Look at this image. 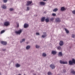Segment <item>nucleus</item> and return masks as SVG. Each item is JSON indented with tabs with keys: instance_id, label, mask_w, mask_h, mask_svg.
I'll use <instances>...</instances> for the list:
<instances>
[{
	"instance_id": "obj_1",
	"label": "nucleus",
	"mask_w": 75,
	"mask_h": 75,
	"mask_svg": "<svg viewBox=\"0 0 75 75\" xmlns=\"http://www.w3.org/2000/svg\"><path fill=\"white\" fill-rule=\"evenodd\" d=\"M72 61H69V65H72L73 64H75V59H73L72 60Z\"/></svg>"
},
{
	"instance_id": "obj_2",
	"label": "nucleus",
	"mask_w": 75,
	"mask_h": 75,
	"mask_svg": "<svg viewBox=\"0 0 75 75\" xmlns=\"http://www.w3.org/2000/svg\"><path fill=\"white\" fill-rule=\"evenodd\" d=\"M22 32V30L21 29H20L18 30V31H16L15 33L16 34H19V35H20L21 34Z\"/></svg>"
},
{
	"instance_id": "obj_3",
	"label": "nucleus",
	"mask_w": 75,
	"mask_h": 75,
	"mask_svg": "<svg viewBox=\"0 0 75 75\" xmlns=\"http://www.w3.org/2000/svg\"><path fill=\"white\" fill-rule=\"evenodd\" d=\"M4 25L5 26L7 27V26H8L10 25V22L8 21H6L4 23Z\"/></svg>"
},
{
	"instance_id": "obj_4",
	"label": "nucleus",
	"mask_w": 75,
	"mask_h": 75,
	"mask_svg": "<svg viewBox=\"0 0 75 75\" xmlns=\"http://www.w3.org/2000/svg\"><path fill=\"white\" fill-rule=\"evenodd\" d=\"M1 43L3 45H6L7 44V42L6 41H2L1 42Z\"/></svg>"
},
{
	"instance_id": "obj_5",
	"label": "nucleus",
	"mask_w": 75,
	"mask_h": 75,
	"mask_svg": "<svg viewBox=\"0 0 75 75\" xmlns=\"http://www.w3.org/2000/svg\"><path fill=\"white\" fill-rule=\"evenodd\" d=\"M59 62L60 64H68L67 62L66 61L64 62L62 60H60Z\"/></svg>"
},
{
	"instance_id": "obj_6",
	"label": "nucleus",
	"mask_w": 75,
	"mask_h": 75,
	"mask_svg": "<svg viewBox=\"0 0 75 75\" xmlns=\"http://www.w3.org/2000/svg\"><path fill=\"white\" fill-rule=\"evenodd\" d=\"M50 68H51L52 69H54L55 67V65L54 64H51L50 65Z\"/></svg>"
},
{
	"instance_id": "obj_7",
	"label": "nucleus",
	"mask_w": 75,
	"mask_h": 75,
	"mask_svg": "<svg viewBox=\"0 0 75 75\" xmlns=\"http://www.w3.org/2000/svg\"><path fill=\"white\" fill-rule=\"evenodd\" d=\"M32 3H33V2L32 1H27V4H26V5L27 6H30V4H31Z\"/></svg>"
},
{
	"instance_id": "obj_8",
	"label": "nucleus",
	"mask_w": 75,
	"mask_h": 75,
	"mask_svg": "<svg viewBox=\"0 0 75 75\" xmlns=\"http://www.w3.org/2000/svg\"><path fill=\"white\" fill-rule=\"evenodd\" d=\"M67 8H65V7L64 6L60 8L61 11H65V10H67Z\"/></svg>"
},
{
	"instance_id": "obj_9",
	"label": "nucleus",
	"mask_w": 75,
	"mask_h": 75,
	"mask_svg": "<svg viewBox=\"0 0 75 75\" xmlns=\"http://www.w3.org/2000/svg\"><path fill=\"white\" fill-rule=\"evenodd\" d=\"M43 34L44 35H42V38H45L47 37V33L46 32H43Z\"/></svg>"
},
{
	"instance_id": "obj_10",
	"label": "nucleus",
	"mask_w": 75,
	"mask_h": 75,
	"mask_svg": "<svg viewBox=\"0 0 75 75\" xmlns=\"http://www.w3.org/2000/svg\"><path fill=\"white\" fill-rule=\"evenodd\" d=\"M28 27H29V25L27 23H25L24 25V28H28Z\"/></svg>"
},
{
	"instance_id": "obj_11",
	"label": "nucleus",
	"mask_w": 75,
	"mask_h": 75,
	"mask_svg": "<svg viewBox=\"0 0 75 75\" xmlns=\"http://www.w3.org/2000/svg\"><path fill=\"white\" fill-rule=\"evenodd\" d=\"M39 4H40V6H44L45 3L44 2L41 1L39 3Z\"/></svg>"
},
{
	"instance_id": "obj_12",
	"label": "nucleus",
	"mask_w": 75,
	"mask_h": 75,
	"mask_svg": "<svg viewBox=\"0 0 75 75\" xmlns=\"http://www.w3.org/2000/svg\"><path fill=\"white\" fill-rule=\"evenodd\" d=\"M55 21L56 23H59L61 21V20L59 18H57L56 19Z\"/></svg>"
},
{
	"instance_id": "obj_13",
	"label": "nucleus",
	"mask_w": 75,
	"mask_h": 75,
	"mask_svg": "<svg viewBox=\"0 0 75 75\" xmlns=\"http://www.w3.org/2000/svg\"><path fill=\"white\" fill-rule=\"evenodd\" d=\"M57 53V52L56 51L53 50L52 51V54H53V55H56Z\"/></svg>"
},
{
	"instance_id": "obj_14",
	"label": "nucleus",
	"mask_w": 75,
	"mask_h": 75,
	"mask_svg": "<svg viewBox=\"0 0 75 75\" xmlns=\"http://www.w3.org/2000/svg\"><path fill=\"white\" fill-rule=\"evenodd\" d=\"M59 44L60 46H62L64 45V42L62 41H61L59 43Z\"/></svg>"
},
{
	"instance_id": "obj_15",
	"label": "nucleus",
	"mask_w": 75,
	"mask_h": 75,
	"mask_svg": "<svg viewBox=\"0 0 75 75\" xmlns=\"http://www.w3.org/2000/svg\"><path fill=\"white\" fill-rule=\"evenodd\" d=\"M71 74H72L73 75H75V71H74V70H72L71 71Z\"/></svg>"
},
{
	"instance_id": "obj_16",
	"label": "nucleus",
	"mask_w": 75,
	"mask_h": 75,
	"mask_svg": "<svg viewBox=\"0 0 75 75\" xmlns=\"http://www.w3.org/2000/svg\"><path fill=\"white\" fill-rule=\"evenodd\" d=\"M45 17H42L41 18V22H44V20H45Z\"/></svg>"
},
{
	"instance_id": "obj_17",
	"label": "nucleus",
	"mask_w": 75,
	"mask_h": 75,
	"mask_svg": "<svg viewBox=\"0 0 75 75\" xmlns=\"http://www.w3.org/2000/svg\"><path fill=\"white\" fill-rule=\"evenodd\" d=\"M15 66L16 68H18L19 67H20L21 65L18 64V63H17L15 64Z\"/></svg>"
},
{
	"instance_id": "obj_18",
	"label": "nucleus",
	"mask_w": 75,
	"mask_h": 75,
	"mask_svg": "<svg viewBox=\"0 0 75 75\" xmlns=\"http://www.w3.org/2000/svg\"><path fill=\"white\" fill-rule=\"evenodd\" d=\"M1 7L2 8H3L4 9H6V5H3L2 6H1Z\"/></svg>"
},
{
	"instance_id": "obj_19",
	"label": "nucleus",
	"mask_w": 75,
	"mask_h": 75,
	"mask_svg": "<svg viewBox=\"0 0 75 75\" xmlns=\"http://www.w3.org/2000/svg\"><path fill=\"white\" fill-rule=\"evenodd\" d=\"M58 55L60 57H62V53L61 52H59V53L58 54Z\"/></svg>"
},
{
	"instance_id": "obj_20",
	"label": "nucleus",
	"mask_w": 75,
	"mask_h": 75,
	"mask_svg": "<svg viewBox=\"0 0 75 75\" xmlns=\"http://www.w3.org/2000/svg\"><path fill=\"white\" fill-rule=\"evenodd\" d=\"M30 47L31 46H30L29 45H28L26 46V50H29V49H30Z\"/></svg>"
},
{
	"instance_id": "obj_21",
	"label": "nucleus",
	"mask_w": 75,
	"mask_h": 75,
	"mask_svg": "<svg viewBox=\"0 0 75 75\" xmlns=\"http://www.w3.org/2000/svg\"><path fill=\"white\" fill-rule=\"evenodd\" d=\"M45 21L46 23H48L50 21L49 20V18H46L45 19Z\"/></svg>"
},
{
	"instance_id": "obj_22",
	"label": "nucleus",
	"mask_w": 75,
	"mask_h": 75,
	"mask_svg": "<svg viewBox=\"0 0 75 75\" xmlns=\"http://www.w3.org/2000/svg\"><path fill=\"white\" fill-rule=\"evenodd\" d=\"M64 30L66 31V32L67 34H68V33H69V30L65 28Z\"/></svg>"
},
{
	"instance_id": "obj_23",
	"label": "nucleus",
	"mask_w": 75,
	"mask_h": 75,
	"mask_svg": "<svg viewBox=\"0 0 75 75\" xmlns=\"http://www.w3.org/2000/svg\"><path fill=\"white\" fill-rule=\"evenodd\" d=\"M57 11H58V9L57 8L54 9L53 10V11L54 12H56Z\"/></svg>"
},
{
	"instance_id": "obj_24",
	"label": "nucleus",
	"mask_w": 75,
	"mask_h": 75,
	"mask_svg": "<svg viewBox=\"0 0 75 75\" xmlns=\"http://www.w3.org/2000/svg\"><path fill=\"white\" fill-rule=\"evenodd\" d=\"M42 56H43V57H46L47 56V54H46L45 53H43L42 54Z\"/></svg>"
},
{
	"instance_id": "obj_25",
	"label": "nucleus",
	"mask_w": 75,
	"mask_h": 75,
	"mask_svg": "<svg viewBox=\"0 0 75 75\" xmlns=\"http://www.w3.org/2000/svg\"><path fill=\"white\" fill-rule=\"evenodd\" d=\"M35 47L36 48H39L40 47V46H39L37 45H35Z\"/></svg>"
},
{
	"instance_id": "obj_26",
	"label": "nucleus",
	"mask_w": 75,
	"mask_h": 75,
	"mask_svg": "<svg viewBox=\"0 0 75 75\" xmlns=\"http://www.w3.org/2000/svg\"><path fill=\"white\" fill-rule=\"evenodd\" d=\"M57 49L58 50H60L61 49V47L59 46L57 47Z\"/></svg>"
},
{
	"instance_id": "obj_27",
	"label": "nucleus",
	"mask_w": 75,
	"mask_h": 75,
	"mask_svg": "<svg viewBox=\"0 0 75 75\" xmlns=\"http://www.w3.org/2000/svg\"><path fill=\"white\" fill-rule=\"evenodd\" d=\"M51 21H54V18H52L50 19Z\"/></svg>"
},
{
	"instance_id": "obj_28",
	"label": "nucleus",
	"mask_w": 75,
	"mask_h": 75,
	"mask_svg": "<svg viewBox=\"0 0 75 75\" xmlns=\"http://www.w3.org/2000/svg\"><path fill=\"white\" fill-rule=\"evenodd\" d=\"M9 10L10 11H11L14 10V9L13 8H10Z\"/></svg>"
},
{
	"instance_id": "obj_29",
	"label": "nucleus",
	"mask_w": 75,
	"mask_h": 75,
	"mask_svg": "<svg viewBox=\"0 0 75 75\" xmlns=\"http://www.w3.org/2000/svg\"><path fill=\"white\" fill-rule=\"evenodd\" d=\"M4 32H5V30H3L1 31V33L3 34V33H4Z\"/></svg>"
},
{
	"instance_id": "obj_30",
	"label": "nucleus",
	"mask_w": 75,
	"mask_h": 75,
	"mask_svg": "<svg viewBox=\"0 0 75 75\" xmlns=\"http://www.w3.org/2000/svg\"><path fill=\"white\" fill-rule=\"evenodd\" d=\"M8 0H3V1L4 3H7Z\"/></svg>"
},
{
	"instance_id": "obj_31",
	"label": "nucleus",
	"mask_w": 75,
	"mask_h": 75,
	"mask_svg": "<svg viewBox=\"0 0 75 75\" xmlns=\"http://www.w3.org/2000/svg\"><path fill=\"white\" fill-rule=\"evenodd\" d=\"M47 74H48V75H51V72L49 71V72H48Z\"/></svg>"
},
{
	"instance_id": "obj_32",
	"label": "nucleus",
	"mask_w": 75,
	"mask_h": 75,
	"mask_svg": "<svg viewBox=\"0 0 75 75\" xmlns=\"http://www.w3.org/2000/svg\"><path fill=\"white\" fill-rule=\"evenodd\" d=\"M72 13L73 14H74L75 15V10L73 11H72Z\"/></svg>"
},
{
	"instance_id": "obj_33",
	"label": "nucleus",
	"mask_w": 75,
	"mask_h": 75,
	"mask_svg": "<svg viewBox=\"0 0 75 75\" xmlns=\"http://www.w3.org/2000/svg\"><path fill=\"white\" fill-rule=\"evenodd\" d=\"M52 16H56V14L53 13L52 14Z\"/></svg>"
},
{
	"instance_id": "obj_34",
	"label": "nucleus",
	"mask_w": 75,
	"mask_h": 75,
	"mask_svg": "<svg viewBox=\"0 0 75 75\" xmlns=\"http://www.w3.org/2000/svg\"><path fill=\"white\" fill-rule=\"evenodd\" d=\"M71 37L72 38H75V35L72 34Z\"/></svg>"
},
{
	"instance_id": "obj_35",
	"label": "nucleus",
	"mask_w": 75,
	"mask_h": 75,
	"mask_svg": "<svg viewBox=\"0 0 75 75\" xmlns=\"http://www.w3.org/2000/svg\"><path fill=\"white\" fill-rule=\"evenodd\" d=\"M27 10H28V11L29 10H30V7H27Z\"/></svg>"
},
{
	"instance_id": "obj_36",
	"label": "nucleus",
	"mask_w": 75,
	"mask_h": 75,
	"mask_svg": "<svg viewBox=\"0 0 75 75\" xmlns=\"http://www.w3.org/2000/svg\"><path fill=\"white\" fill-rule=\"evenodd\" d=\"M36 35H40V33H36Z\"/></svg>"
},
{
	"instance_id": "obj_37",
	"label": "nucleus",
	"mask_w": 75,
	"mask_h": 75,
	"mask_svg": "<svg viewBox=\"0 0 75 75\" xmlns=\"http://www.w3.org/2000/svg\"><path fill=\"white\" fill-rule=\"evenodd\" d=\"M22 42H24V41H25V39H22Z\"/></svg>"
},
{
	"instance_id": "obj_38",
	"label": "nucleus",
	"mask_w": 75,
	"mask_h": 75,
	"mask_svg": "<svg viewBox=\"0 0 75 75\" xmlns=\"http://www.w3.org/2000/svg\"><path fill=\"white\" fill-rule=\"evenodd\" d=\"M6 49L2 50L3 51H6Z\"/></svg>"
},
{
	"instance_id": "obj_39",
	"label": "nucleus",
	"mask_w": 75,
	"mask_h": 75,
	"mask_svg": "<svg viewBox=\"0 0 75 75\" xmlns=\"http://www.w3.org/2000/svg\"><path fill=\"white\" fill-rule=\"evenodd\" d=\"M19 27V24H18L17 25V27Z\"/></svg>"
},
{
	"instance_id": "obj_40",
	"label": "nucleus",
	"mask_w": 75,
	"mask_h": 75,
	"mask_svg": "<svg viewBox=\"0 0 75 75\" xmlns=\"http://www.w3.org/2000/svg\"><path fill=\"white\" fill-rule=\"evenodd\" d=\"M22 42V41H21H21H20V42H21V43H22V42Z\"/></svg>"
},
{
	"instance_id": "obj_41",
	"label": "nucleus",
	"mask_w": 75,
	"mask_h": 75,
	"mask_svg": "<svg viewBox=\"0 0 75 75\" xmlns=\"http://www.w3.org/2000/svg\"><path fill=\"white\" fill-rule=\"evenodd\" d=\"M43 1H47V0H43Z\"/></svg>"
},
{
	"instance_id": "obj_42",
	"label": "nucleus",
	"mask_w": 75,
	"mask_h": 75,
	"mask_svg": "<svg viewBox=\"0 0 75 75\" xmlns=\"http://www.w3.org/2000/svg\"><path fill=\"white\" fill-rule=\"evenodd\" d=\"M18 75H21V74H18Z\"/></svg>"
},
{
	"instance_id": "obj_43",
	"label": "nucleus",
	"mask_w": 75,
	"mask_h": 75,
	"mask_svg": "<svg viewBox=\"0 0 75 75\" xmlns=\"http://www.w3.org/2000/svg\"><path fill=\"white\" fill-rule=\"evenodd\" d=\"M28 42H26V44H28Z\"/></svg>"
},
{
	"instance_id": "obj_44",
	"label": "nucleus",
	"mask_w": 75,
	"mask_h": 75,
	"mask_svg": "<svg viewBox=\"0 0 75 75\" xmlns=\"http://www.w3.org/2000/svg\"><path fill=\"white\" fill-rule=\"evenodd\" d=\"M0 75H1V73L0 72Z\"/></svg>"
}]
</instances>
